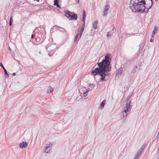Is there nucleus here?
I'll return each mask as SVG.
<instances>
[{
  "mask_svg": "<svg viewBox=\"0 0 159 159\" xmlns=\"http://www.w3.org/2000/svg\"><path fill=\"white\" fill-rule=\"evenodd\" d=\"M158 141V140H157L156 141V142H157Z\"/></svg>",
  "mask_w": 159,
  "mask_h": 159,
  "instance_id": "a19ab883",
  "label": "nucleus"
},
{
  "mask_svg": "<svg viewBox=\"0 0 159 159\" xmlns=\"http://www.w3.org/2000/svg\"><path fill=\"white\" fill-rule=\"evenodd\" d=\"M158 29V27H157V28H156V27L155 26L154 28V29L153 31L152 36V38H153L154 35H155V34L156 33V32L157 31Z\"/></svg>",
  "mask_w": 159,
  "mask_h": 159,
  "instance_id": "1a4fd4ad",
  "label": "nucleus"
},
{
  "mask_svg": "<svg viewBox=\"0 0 159 159\" xmlns=\"http://www.w3.org/2000/svg\"><path fill=\"white\" fill-rule=\"evenodd\" d=\"M97 24L98 21H95L93 22V28L95 29H96L97 28Z\"/></svg>",
  "mask_w": 159,
  "mask_h": 159,
  "instance_id": "9b49d317",
  "label": "nucleus"
},
{
  "mask_svg": "<svg viewBox=\"0 0 159 159\" xmlns=\"http://www.w3.org/2000/svg\"><path fill=\"white\" fill-rule=\"evenodd\" d=\"M85 13H86V12H85V10H84L83 12V17H82V21H83V24H82V28H84L85 27V20L86 17V15Z\"/></svg>",
  "mask_w": 159,
  "mask_h": 159,
  "instance_id": "39448f33",
  "label": "nucleus"
},
{
  "mask_svg": "<svg viewBox=\"0 0 159 159\" xmlns=\"http://www.w3.org/2000/svg\"><path fill=\"white\" fill-rule=\"evenodd\" d=\"M110 7L109 5H106L104 8V10L102 14L103 16H106L108 13V10Z\"/></svg>",
  "mask_w": 159,
  "mask_h": 159,
  "instance_id": "423d86ee",
  "label": "nucleus"
},
{
  "mask_svg": "<svg viewBox=\"0 0 159 159\" xmlns=\"http://www.w3.org/2000/svg\"><path fill=\"white\" fill-rule=\"evenodd\" d=\"M53 91V89L50 87L49 88V89L47 91V93H50Z\"/></svg>",
  "mask_w": 159,
  "mask_h": 159,
  "instance_id": "dca6fc26",
  "label": "nucleus"
},
{
  "mask_svg": "<svg viewBox=\"0 0 159 159\" xmlns=\"http://www.w3.org/2000/svg\"><path fill=\"white\" fill-rule=\"evenodd\" d=\"M146 146V144L144 143L143 145L141 148L138 151H139V152H142L143 151V149L145 148Z\"/></svg>",
  "mask_w": 159,
  "mask_h": 159,
  "instance_id": "ddd939ff",
  "label": "nucleus"
},
{
  "mask_svg": "<svg viewBox=\"0 0 159 159\" xmlns=\"http://www.w3.org/2000/svg\"><path fill=\"white\" fill-rule=\"evenodd\" d=\"M105 100H103L102 101V102L101 103L100 105V107L101 109H102L104 108V105L105 104Z\"/></svg>",
  "mask_w": 159,
  "mask_h": 159,
  "instance_id": "9d476101",
  "label": "nucleus"
},
{
  "mask_svg": "<svg viewBox=\"0 0 159 159\" xmlns=\"http://www.w3.org/2000/svg\"><path fill=\"white\" fill-rule=\"evenodd\" d=\"M122 73L121 70L120 69H119L116 70V76L119 77L121 75Z\"/></svg>",
  "mask_w": 159,
  "mask_h": 159,
  "instance_id": "6e6552de",
  "label": "nucleus"
},
{
  "mask_svg": "<svg viewBox=\"0 0 159 159\" xmlns=\"http://www.w3.org/2000/svg\"><path fill=\"white\" fill-rule=\"evenodd\" d=\"M61 0H55L54 1V3H55H55H59V2H60V1H61Z\"/></svg>",
  "mask_w": 159,
  "mask_h": 159,
  "instance_id": "bb28decb",
  "label": "nucleus"
},
{
  "mask_svg": "<svg viewBox=\"0 0 159 159\" xmlns=\"http://www.w3.org/2000/svg\"><path fill=\"white\" fill-rule=\"evenodd\" d=\"M130 97L131 96H128L126 98V100H127V101L129 100L130 99Z\"/></svg>",
  "mask_w": 159,
  "mask_h": 159,
  "instance_id": "c85d7f7f",
  "label": "nucleus"
},
{
  "mask_svg": "<svg viewBox=\"0 0 159 159\" xmlns=\"http://www.w3.org/2000/svg\"><path fill=\"white\" fill-rule=\"evenodd\" d=\"M134 159H138V157H135Z\"/></svg>",
  "mask_w": 159,
  "mask_h": 159,
  "instance_id": "c9c22d12",
  "label": "nucleus"
},
{
  "mask_svg": "<svg viewBox=\"0 0 159 159\" xmlns=\"http://www.w3.org/2000/svg\"><path fill=\"white\" fill-rule=\"evenodd\" d=\"M89 86L90 87V88H89L88 89H92V90L94 87V86H93V84H90L89 85Z\"/></svg>",
  "mask_w": 159,
  "mask_h": 159,
  "instance_id": "5701e85b",
  "label": "nucleus"
},
{
  "mask_svg": "<svg viewBox=\"0 0 159 159\" xmlns=\"http://www.w3.org/2000/svg\"><path fill=\"white\" fill-rule=\"evenodd\" d=\"M58 27V28H61V29H62L63 30H64L65 31H66V30H65L64 28H61V27H59V26H57V25H55V26H53V27L52 28V29H53V28H54V27Z\"/></svg>",
  "mask_w": 159,
  "mask_h": 159,
  "instance_id": "cd10ccee",
  "label": "nucleus"
},
{
  "mask_svg": "<svg viewBox=\"0 0 159 159\" xmlns=\"http://www.w3.org/2000/svg\"><path fill=\"white\" fill-rule=\"evenodd\" d=\"M84 28H81V30L80 31V33L79 34L80 35H79V38L78 39V40H79L81 38V36L82 34L83 33V32L84 31Z\"/></svg>",
  "mask_w": 159,
  "mask_h": 159,
  "instance_id": "f8f14e48",
  "label": "nucleus"
},
{
  "mask_svg": "<svg viewBox=\"0 0 159 159\" xmlns=\"http://www.w3.org/2000/svg\"><path fill=\"white\" fill-rule=\"evenodd\" d=\"M156 141V139H155V140H154V141Z\"/></svg>",
  "mask_w": 159,
  "mask_h": 159,
  "instance_id": "37998d69",
  "label": "nucleus"
},
{
  "mask_svg": "<svg viewBox=\"0 0 159 159\" xmlns=\"http://www.w3.org/2000/svg\"><path fill=\"white\" fill-rule=\"evenodd\" d=\"M155 1H156V2H157L158 0H155Z\"/></svg>",
  "mask_w": 159,
  "mask_h": 159,
  "instance_id": "ea45409f",
  "label": "nucleus"
},
{
  "mask_svg": "<svg viewBox=\"0 0 159 159\" xmlns=\"http://www.w3.org/2000/svg\"><path fill=\"white\" fill-rule=\"evenodd\" d=\"M142 65V63L141 62H140L138 63V66H141Z\"/></svg>",
  "mask_w": 159,
  "mask_h": 159,
  "instance_id": "c756f323",
  "label": "nucleus"
},
{
  "mask_svg": "<svg viewBox=\"0 0 159 159\" xmlns=\"http://www.w3.org/2000/svg\"><path fill=\"white\" fill-rule=\"evenodd\" d=\"M111 61L109 55H106L104 59L102 60V61L97 63L98 67L92 70L91 73L95 76L97 75H100L101 76L100 80L102 81L107 80L109 77V72L111 69L110 66Z\"/></svg>",
  "mask_w": 159,
  "mask_h": 159,
  "instance_id": "f257e3e1",
  "label": "nucleus"
},
{
  "mask_svg": "<svg viewBox=\"0 0 159 159\" xmlns=\"http://www.w3.org/2000/svg\"><path fill=\"white\" fill-rule=\"evenodd\" d=\"M111 32H108L107 33L106 36L107 37H108L109 36H111Z\"/></svg>",
  "mask_w": 159,
  "mask_h": 159,
  "instance_id": "a878e982",
  "label": "nucleus"
},
{
  "mask_svg": "<svg viewBox=\"0 0 159 159\" xmlns=\"http://www.w3.org/2000/svg\"><path fill=\"white\" fill-rule=\"evenodd\" d=\"M0 66L4 70L6 69L1 62L0 63Z\"/></svg>",
  "mask_w": 159,
  "mask_h": 159,
  "instance_id": "393cba45",
  "label": "nucleus"
},
{
  "mask_svg": "<svg viewBox=\"0 0 159 159\" xmlns=\"http://www.w3.org/2000/svg\"><path fill=\"white\" fill-rule=\"evenodd\" d=\"M153 40H154V39H152V38H151L150 40V42H153Z\"/></svg>",
  "mask_w": 159,
  "mask_h": 159,
  "instance_id": "7c9ffc66",
  "label": "nucleus"
},
{
  "mask_svg": "<svg viewBox=\"0 0 159 159\" xmlns=\"http://www.w3.org/2000/svg\"><path fill=\"white\" fill-rule=\"evenodd\" d=\"M9 50H11V48H9Z\"/></svg>",
  "mask_w": 159,
  "mask_h": 159,
  "instance_id": "58836bf2",
  "label": "nucleus"
},
{
  "mask_svg": "<svg viewBox=\"0 0 159 159\" xmlns=\"http://www.w3.org/2000/svg\"><path fill=\"white\" fill-rule=\"evenodd\" d=\"M30 110V107H27L25 110V111L26 112H28Z\"/></svg>",
  "mask_w": 159,
  "mask_h": 159,
  "instance_id": "412c9836",
  "label": "nucleus"
},
{
  "mask_svg": "<svg viewBox=\"0 0 159 159\" xmlns=\"http://www.w3.org/2000/svg\"><path fill=\"white\" fill-rule=\"evenodd\" d=\"M4 75L6 78L8 77L9 76V74L7 73V71L6 69L4 70Z\"/></svg>",
  "mask_w": 159,
  "mask_h": 159,
  "instance_id": "2eb2a0df",
  "label": "nucleus"
},
{
  "mask_svg": "<svg viewBox=\"0 0 159 159\" xmlns=\"http://www.w3.org/2000/svg\"><path fill=\"white\" fill-rule=\"evenodd\" d=\"M13 22L12 16H11L9 22V25L10 26H11L12 25V22Z\"/></svg>",
  "mask_w": 159,
  "mask_h": 159,
  "instance_id": "a211bd4d",
  "label": "nucleus"
},
{
  "mask_svg": "<svg viewBox=\"0 0 159 159\" xmlns=\"http://www.w3.org/2000/svg\"><path fill=\"white\" fill-rule=\"evenodd\" d=\"M153 4L152 0H131L129 5L131 10L135 12L147 13Z\"/></svg>",
  "mask_w": 159,
  "mask_h": 159,
  "instance_id": "f03ea898",
  "label": "nucleus"
},
{
  "mask_svg": "<svg viewBox=\"0 0 159 159\" xmlns=\"http://www.w3.org/2000/svg\"><path fill=\"white\" fill-rule=\"evenodd\" d=\"M131 102L130 101H129V102L128 104L127 102L126 104V105L124 107V110L121 112V119L123 121L125 120L127 117L128 113L127 112L129 111H130L132 108L131 107Z\"/></svg>",
  "mask_w": 159,
  "mask_h": 159,
  "instance_id": "7ed1b4c3",
  "label": "nucleus"
},
{
  "mask_svg": "<svg viewBox=\"0 0 159 159\" xmlns=\"http://www.w3.org/2000/svg\"><path fill=\"white\" fill-rule=\"evenodd\" d=\"M65 13V16L71 20H76L77 18V15L74 12H71L68 10L64 11Z\"/></svg>",
  "mask_w": 159,
  "mask_h": 159,
  "instance_id": "20e7f679",
  "label": "nucleus"
},
{
  "mask_svg": "<svg viewBox=\"0 0 159 159\" xmlns=\"http://www.w3.org/2000/svg\"><path fill=\"white\" fill-rule=\"evenodd\" d=\"M34 35H33V34H32L31 35V38H34Z\"/></svg>",
  "mask_w": 159,
  "mask_h": 159,
  "instance_id": "f704fd0d",
  "label": "nucleus"
},
{
  "mask_svg": "<svg viewBox=\"0 0 159 159\" xmlns=\"http://www.w3.org/2000/svg\"><path fill=\"white\" fill-rule=\"evenodd\" d=\"M92 90V89H88L86 90V91L84 92L83 94L84 97L86 96L87 95V93L88 92Z\"/></svg>",
  "mask_w": 159,
  "mask_h": 159,
  "instance_id": "4468645a",
  "label": "nucleus"
},
{
  "mask_svg": "<svg viewBox=\"0 0 159 159\" xmlns=\"http://www.w3.org/2000/svg\"><path fill=\"white\" fill-rule=\"evenodd\" d=\"M16 75V73H13L12 74V75L14 76H15Z\"/></svg>",
  "mask_w": 159,
  "mask_h": 159,
  "instance_id": "72a5a7b5",
  "label": "nucleus"
},
{
  "mask_svg": "<svg viewBox=\"0 0 159 159\" xmlns=\"http://www.w3.org/2000/svg\"><path fill=\"white\" fill-rule=\"evenodd\" d=\"M28 145V143L25 142H23L19 144V147L20 148H25Z\"/></svg>",
  "mask_w": 159,
  "mask_h": 159,
  "instance_id": "0eeeda50",
  "label": "nucleus"
},
{
  "mask_svg": "<svg viewBox=\"0 0 159 159\" xmlns=\"http://www.w3.org/2000/svg\"><path fill=\"white\" fill-rule=\"evenodd\" d=\"M75 1L78 3H79L80 0H75Z\"/></svg>",
  "mask_w": 159,
  "mask_h": 159,
  "instance_id": "473e14b6",
  "label": "nucleus"
},
{
  "mask_svg": "<svg viewBox=\"0 0 159 159\" xmlns=\"http://www.w3.org/2000/svg\"><path fill=\"white\" fill-rule=\"evenodd\" d=\"M115 28H114L112 30H113V31H114V30H115Z\"/></svg>",
  "mask_w": 159,
  "mask_h": 159,
  "instance_id": "4c0bfd02",
  "label": "nucleus"
},
{
  "mask_svg": "<svg viewBox=\"0 0 159 159\" xmlns=\"http://www.w3.org/2000/svg\"><path fill=\"white\" fill-rule=\"evenodd\" d=\"M79 35V33H78L75 36V39H74V42H76V41L77 40V39L78 38V37Z\"/></svg>",
  "mask_w": 159,
  "mask_h": 159,
  "instance_id": "f3484780",
  "label": "nucleus"
},
{
  "mask_svg": "<svg viewBox=\"0 0 159 159\" xmlns=\"http://www.w3.org/2000/svg\"><path fill=\"white\" fill-rule=\"evenodd\" d=\"M59 3H54L53 5L56 6L58 8H60V6L58 4Z\"/></svg>",
  "mask_w": 159,
  "mask_h": 159,
  "instance_id": "b1692460",
  "label": "nucleus"
},
{
  "mask_svg": "<svg viewBox=\"0 0 159 159\" xmlns=\"http://www.w3.org/2000/svg\"><path fill=\"white\" fill-rule=\"evenodd\" d=\"M88 89H86V88L85 87H82L80 89L83 92H84L86 91V90Z\"/></svg>",
  "mask_w": 159,
  "mask_h": 159,
  "instance_id": "aec40b11",
  "label": "nucleus"
},
{
  "mask_svg": "<svg viewBox=\"0 0 159 159\" xmlns=\"http://www.w3.org/2000/svg\"><path fill=\"white\" fill-rule=\"evenodd\" d=\"M156 141V139H155V140H154V141Z\"/></svg>",
  "mask_w": 159,
  "mask_h": 159,
  "instance_id": "79ce46f5",
  "label": "nucleus"
},
{
  "mask_svg": "<svg viewBox=\"0 0 159 159\" xmlns=\"http://www.w3.org/2000/svg\"><path fill=\"white\" fill-rule=\"evenodd\" d=\"M137 68V65H135L134 66V69H136Z\"/></svg>",
  "mask_w": 159,
  "mask_h": 159,
  "instance_id": "2f4dec72",
  "label": "nucleus"
},
{
  "mask_svg": "<svg viewBox=\"0 0 159 159\" xmlns=\"http://www.w3.org/2000/svg\"><path fill=\"white\" fill-rule=\"evenodd\" d=\"M34 1H36L37 2H39L40 0H34Z\"/></svg>",
  "mask_w": 159,
  "mask_h": 159,
  "instance_id": "e433bc0d",
  "label": "nucleus"
},
{
  "mask_svg": "<svg viewBox=\"0 0 159 159\" xmlns=\"http://www.w3.org/2000/svg\"><path fill=\"white\" fill-rule=\"evenodd\" d=\"M142 152H139V151H138L136 154V155L135 157H138V159L139 158V156L141 154Z\"/></svg>",
  "mask_w": 159,
  "mask_h": 159,
  "instance_id": "6ab92c4d",
  "label": "nucleus"
},
{
  "mask_svg": "<svg viewBox=\"0 0 159 159\" xmlns=\"http://www.w3.org/2000/svg\"><path fill=\"white\" fill-rule=\"evenodd\" d=\"M50 144L49 145V146H47V147H46V148H45V151L44 152H46L47 153H48V152H49V151H48L47 149L48 148H49L50 147Z\"/></svg>",
  "mask_w": 159,
  "mask_h": 159,
  "instance_id": "4be33fe9",
  "label": "nucleus"
}]
</instances>
